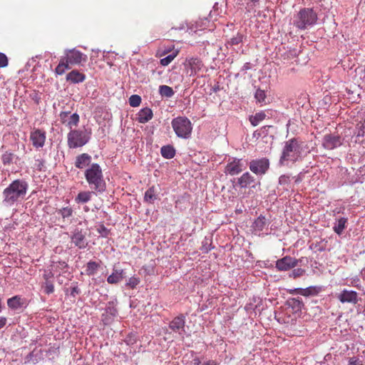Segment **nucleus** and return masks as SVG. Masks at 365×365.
I'll return each mask as SVG.
<instances>
[{
	"label": "nucleus",
	"instance_id": "nucleus-1",
	"mask_svg": "<svg viewBox=\"0 0 365 365\" xmlns=\"http://www.w3.org/2000/svg\"><path fill=\"white\" fill-rule=\"evenodd\" d=\"M28 187L26 180H14L2 192V204L6 207H11L22 201L25 198Z\"/></svg>",
	"mask_w": 365,
	"mask_h": 365
},
{
	"label": "nucleus",
	"instance_id": "nucleus-2",
	"mask_svg": "<svg viewBox=\"0 0 365 365\" xmlns=\"http://www.w3.org/2000/svg\"><path fill=\"white\" fill-rule=\"evenodd\" d=\"M303 142L298 138H292L284 143L279 164L285 165L286 162L296 163L302 158Z\"/></svg>",
	"mask_w": 365,
	"mask_h": 365
},
{
	"label": "nucleus",
	"instance_id": "nucleus-3",
	"mask_svg": "<svg viewBox=\"0 0 365 365\" xmlns=\"http://www.w3.org/2000/svg\"><path fill=\"white\" fill-rule=\"evenodd\" d=\"M85 178L90 187L96 192H103L106 190V184L103 178V171L98 163H93L86 170Z\"/></svg>",
	"mask_w": 365,
	"mask_h": 365
},
{
	"label": "nucleus",
	"instance_id": "nucleus-4",
	"mask_svg": "<svg viewBox=\"0 0 365 365\" xmlns=\"http://www.w3.org/2000/svg\"><path fill=\"white\" fill-rule=\"evenodd\" d=\"M317 13L311 8H304L299 10L294 19V25L301 30H305L314 26L317 21Z\"/></svg>",
	"mask_w": 365,
	"mask_h": 365
},
{
	"label": "nucleus",
	"instance_id": "nucleus-5",
	"mask_svg": "<svg viewBox=\"0 0 365 365\" xmlns=\"http://www.w3.org/2000/svg\"><path fill=\"white\" fill-rule=\"evenodd\" d=\"M172 127L175 134L182 138H188L192 133V124L185 117H178L172 120Z\"/></svg>",
	"mask_w": 365,
	"mask_h": 365
},
{
	"label": "nucleus",
	"instance_id": "nucleus-6",
	"mask_svg": "<svg viewBox=\"0 0 365 365\" xmlns=\"http://www.w3.org/2000/svg\"><path fill=\"white\" fill-rule=\"evenodd\" d=\"M68 146L70 148H80L86 145L90 139V134L86 130H71L68 133Z\"/></svg>",
	"mask_w": 365,
	"mask_h": 365
},
{
	"label": "nucleus",
	"instance_id": "nucleus-7",
	"mask_svg": "<svg viewBox=\"0 0 365 365\" xmlns=\"http://www.w3.org/2000/svg\"><path fill=\"white\" fill-rule=\"evenodd\" d=\"M344 138L336 133H330L324 135L322 139V146L327 150H332L341 146Z\"/></svg>",
	"mask_w": 365,
	"mask_h": 365
},
{
	"label": "nucleus",
	"instance_id": "nucleus-8",
	"mask_svg": "<svg viewBox=\"0 0 365 365\" xmlns=\"http://www.w3.org/2000/svg\"><path fill=\"white\" fill-rule=\"evenodd\" d=\"M63 58L69 66L80 65L87 61V56L75 48L66 51Z\"/></svg>",
	"mask_w": 365,
	"mask_h": 365
},
{
	"label": "nucleus",
	"instance_id": "nucleus-9",
	"mask_svg": "<svg viewBox=\"0 0 365 365\" xmlns=\"http://www.w3.org/2000/svg\"><path fill=\"white\" fill-rule=\"evenodd\" d=\"M269 168V161L266 158L252 160L250 163V170L257 175H264Z\"/></svg>",
	"mask_w": 365,
	"mask_h": 365
},
{
	"label": "nucleus",
	"instance_id": "nucleus-10",
	"mask_svg": "<svg viewBox=\"0 0 365 365\" xmlns=\"http://www.w3.org/2000/svg\"><path fill=\"white\" fill-rule=\"evenodd\" d=\"M61 123L72 130L73 127L78 125L80 117L76 113H71L70 111H61L59 114Z\"/></svg>",
	"mask_w": 365,
	"mask_h": 365
},
{
	"label": "nucleus",
	"instance_id": "nucleus-11",
	"mask_svg": "<svg viewBox=\"0 0 365 365\" xmlns=\"http://www.w3.org/2000/svg\"><path fill=\"white\" fill-rule=\"evenodd\" d=\"M46 131L39 128H33L30 133V140L36 148H42L46 142Z\"/></svg>",
	"mask_w": 365,
	"mask_h": 365
},
{
	"label": "nucleus",
	"instance_id": "nucleus-12",
	"mask_svg": "<svg viewBox=\"0 0 365 365\" xmlns=\"http://www.w3.org/2000/svg\"><path fill=\"white\" fill-rule=\"evenodd\" d=\"M299 264V260L290 256H285L276 261V268L278 271L285 272L297 267Z\"/></svg>",
	"mask_w": 365,
	"mask_h": 365
},
{
	"label": "nucleus",
	"instance_id": "nucleus-13",
	"mask_svg": "<svg viewBox=\"0 0 365 365\" xmlns=\"http://www.w3.org/2000/svg\"><path fill=\"white\" fill-rule=\"evenodd\" d=\"M270 221L266 219L264 215H260L252 223V228L255 235H260L262 233L268 234Z\"/></svg>",
	"mask_w": 365,
	"mask_h": 365
},
{
	"label": "nucleus",
	"instance_id": "nucleus-14",
	"mask_svg": "<svg viewBox=\"0 0 365 365\" xmlns=\"http://www.w3.org/2000/svg\"><path fill=\"white\" fill-rule=\"evenodd\" d=\"M245 168L246 165L242 159L233 158L227 164L225 172L230 175H235L240 173Z\"/></svg>",
	"mask_w": 365,
	"mask_h": 365
},
{
	"label": "nucleus",
	"instance_id": "nucleus-15",
	"mask_svg": "<svg viewBox=\"0 0 365 365\" xmlns=\"http://www.w3.org/2000/svg\"><path fill=\"white\" fill-rule=\"evenodd\" d=\"M337 299L341 303H351L356 304L359 302L358 293L354 290L343 289L337 295Z\"/></svg>",
	"mask_w": 365,
	"mask_h": 365
},
{
	"label": "nucleus",
	"instance_id": "nucleus-16",
	"mask_svg": "<svg viewBox=\"0 0 365 365\" xmlns=\"http://www.w3.org/2000/svg\"><path fill=\"white\" fill-rule=\"evenodd\" d=\"M53 273L51 270H44L43 279L44 282L42 283V288L44 293L47 294H52L54 292V285L52 281Z\"/></svg>",
	"mask_w": 365,
	"mask_h": 365
},
{
	"label": "nucleus",
	"instance_id": "nucleus-17",
	"mask_svg": "<svg viewBox=\"0 0 365 365\" xmlns=\"http://www.w3.org/2000/svg\"><path fill=\"white\" fill-rule=\"evenodd\" d=\"M118 310L113 302H108L105 313L102 314V322L107 325L110 324L117 316Z\"/></svg>",
	"mask_w": 365,
	"mask_h": 365
},
{
	"label": "nucleus",
	"instance_id": "nucleus-18",
	"mask_svg": "<svg viewBox=\"0 0 365 365\" xmlns=\"http://www.w3.org/2000/svg\"><path fill=\"white\" fill-rule=\"evenodd\" d=\"M169 327L174 332L182 335L185 332V318L182 316L176 317L170 323Z\"/></svg>",
	"mask_w": 365,
	"mask_h": 365
},
{
	"label": "nucleus",
	"instance_id": "nucleus-19",
	"mask_svg": "<svg viewBox=\"0 0 365 365\" xmlns=\"http://www.w3.org/2000/svg\"><path fill=\"white\" fill-rule=\"evenodd\" d=\"M254 182L255 178L249 172L245 173L240 178L237 179V185L241 188H245L249 186L255 188V185H252Z\"/></svg>",
	"mask_w": 365,
	"mask_h": 365
},
{
	"label": "nucleus",
	"instance_id": "nucleus-20",
	"mask_svg": "<svg viewBox=\"0 0 365 365\" xmlns=\"http://www.w3.org/2000/svg\"><path fill=\"white\" fill-rule=\"evenodd\" d=\"M26 299L16 295L7 299L8 307L14 310L20 309L26 304Z\"/></svg>",
	"mask_w": 365,
	"mask_h": 365
},
{
	"label": "nucleus",
	"instance_id": "nucleus-21",
	"mask_svg": "<svg viewBox=\"0 0 365 365\" xmlns=\"http://www.w3.org/2000/svg\"><path fill=\"white\" fill-rule=\"evenodd\" d=\"M91 162V156L88 153H82L76 158L75 166L77 168L83 169L89 165Z\"/></svg>",
	"mask_w": 365,
	"mask_h": 365
},
{
	"label": "nucleus",
	"instance_id": "nucleus-22",
	"mask_svg": "<svg viewBox=\"0 0 365 365\" xmlns=\"http://www.w3.org/2000/svg\"><path fill=\"white\" fill-rule=\"evenodd\" d=\"M153 116L152 110L149 108H144L138 113L136 119L140 123H145L151 120Z\"/></svg>",
	"mask_w": 365,
	"mask_h": 365
},
{
	"label": "nucleus",
	"instance_id": "nucleus-23",
	"mask_svg": "<svg viewBox=\"0 0 365 365\" xmlns=\"http://www.w3.org/2000/svg\"><path fill=\"white\" fill-rule=\"evenodd\" d=\"M86 79L85 74L77 70H73L66 76V81L73 83H78L84 81Z\"/></svg>",
	"mask_w": 365,
	"mask_h": 365
},
{
	"label": "nucleus",
	"instance_id": "nucleus-24",
	"mask_svg": "<svg viewBox=\"0 0 365 365\" xmlns=\"http://www.w3.org/2000/svg\"><path fill=\"white\" fill-rule=\"evenodd\" d=\"M71 240L80 249L85 248L87 246L85 235L81 231L75 232L71 237Z\"/></svg>",
	"mask_w": 365,
	"mask_h": 365
},
{
	"label": "nucleus",
	"instance_id": "nucleus-25",
	"mask_svg": "<svg viewBox=\"0 0 365 365\" xmlns=\"http://www.w3.org/2000/svg\"><path fill=\"white\" fill-rule=\"evenodd\" d=\"M124 278L123 269H113V273L107 278L109 284H117Z\"/></svg>",
	"mask_w": 365,
	"mask_h": 365
},
{
	"label": "nucleus",
	"instance_id": "nucleus-26",
	"mask_svg": "<svg viewBox=\"0 0 365 365\" xmlns=\"http://www.w3.org/2000/svg\"><path fill=\"white\" fill-rule=\"evenodd\" d=\"M93 194L94 192L93 191H81L75 197V202L77 204L86 203L91 200Z\"/></svg>",
	"mask_w": 365,
	"mask_h": 365
},
{
	"label": "nucleus",
	"instance_id": "nucleus-27",
	"mask_svg": "<svg viewBox=\"0 0 365 365\" xmlns=\"http://www.w3.org/2000/svg\"><path fill=\"white\" fill-rule=\"evenodd\" d=\"M287 304L291 307L295 312H301L304 307V303L299 297L297 298H289L287 300Z\"/></svg>",
	"mask_w": 365,
	"mask_h": 365
},
{
	"label": "nucleus",
	"instance_id": "nucleus-28",
	"mask_svg": "<svg viewBox=\"0 0 365 365\" xmlns=\"http://www.w3.org/2000/svg\"><path fill=\"white\" fill-rule=\"evenodd\" d=\"M162 156L165 159H171L175 155V150L173 145H164L160 149Z\"/></svg>",
	"mask_w": 365,
	"mask_h": 365
},
{
	"label": "nucleus",
	"instance_id": "nucleus-29",
	"mask_svg": "<svg viewBox=\"0 0 365 365\" xmlns=\"http://www.w3.org/2000/svg\"><path fill=\"white\" fill-rule=\"evenodd\" d=\"M100 266V263L98 262L94 261H89L86 264L85 272L88 276L94 275L97 272Z\"/></svg>",
	"mask_w": 365,
	"mask_h": 365
},
{
	"label": "nucleus",
	"instance_id": "nucleus-30",
	"mask_svg": "<svg viewBox=\"0 0 365 365\" xmlns=\"http://www.w3.org/2000/svg\"><path fill=\"white\" fill-rule=\"evenodd\" d=\"M347 222V218L341 217L338 220V221L334 224L333 227L334 232L340 235L343 232L344 230L346 227V223Z\"/></svg>",
	"mask_w": 365,
	"mask_h": 365
},
{
	"label": "nucleus",
	"instance_id": "nucleus-31",
	"mask_svg": "<svg viewBox=\"0 0 365 365\" xmlns=\"http://www.w3.org/2000/svg\"><path fill=\"white\" fill-rule=\"evenodd\" d=\"M156 198V190L155 187L152 186L145 192L144 200L148 203H153Z\"/></svg>",
	"mask_w": 365,
	"mask_h": 365
},
{
	"label": "nucleus",
	"instance_id": "nucleus-32",
	"mask_svg": "<svg viewBox=\"0 0 365 365\" xmlns=\"http://www.w3.org/2000/svg\"><path fill=\"white\" fill-rule=\"evenodd\" d=\"M70 66L66 60L62 57L60 60L58 65L56 66L55 69V73L57 75H63L66 69H69Z\"/></svg>",
	"mask_w": 365,
	"mask_h": 365
},
{
	"label": "nucleus",
	"instance_id": "nucleus-33",
	"mask_svg": "<svg viewBox=\"0 0 365 365\" xmlns=\"http://www.w3.org/2000/svg\"><path fill=\"white\" fill-rule=\"evenodd\" d=\"M266 117L264 112H259L255 113L254 115L250 117V123L253 126H257L261 121H262Z\"/></svg>",
	"mask_w": 365,
	"mask_h": 365
},
{
	"label": "nucleus",
	"instance_id": "nucleus-34",
	"mask_svg": "<svg viewBox=\"0 0 365 365\" xmlns=\"http://www.w3.org/2000/svg\"><path fill=\"white\" fill-rule=\"evenodd\" d=\"M279 185L282 187L284 190H289L290 186V177L287 175H282L279 178Z\"/></svg>",
	"mask_w": 365,
	"mask_h": 365
},
{
	"label": "nucleus",
	"instance_id": "nucleus-35",
	"mask_svg": "<svg viewBox=\"0 0 365 365\" xmlns=\"http://www.w3.org/2000/svg\"><path fill=\"white\" fill-rule=\"evenodd\" d=\"M322 290V288L320 287L317 286H311L306 289H304L302 291L303 296L309 297V296H314L319 294Z\"/></svg>",
	"mask_w": 365,
	"mask_h": 365
},
{
	"label": "nucleus",
	"instance_id": "nucleus-36",
	"mask_svg": "<svg viewBox=\"0 0 365 365\" xmlns=\"http://www.w3.org/2000/svg\"><path fill=\"white\" fill-rule=\"evenodd\" d=\"M179 51L178 50L173 51L168 56L160 59V64L163 66H166L169 65L174 58L178 56Z\"/></svg>",
	"mask_w": 365,
	"mask_h": 365
},
{
	"label": "nucleus",
	"instance_id": "nucleus-37",
	"mask_svg": "<svg viewBox=\"0 0 365 365\" xmlns=\"http://www.w3.org/2000/svg\"><path fill=\"white\" fill-rule=\"evenodd\" d=\"M159 92L162 96L170 98L174 95L173 88L168 86L163 85L159 87Z\"/></svg>",
	"mask_w": 365,
	"mask_h": 365
},
{
	"label": "nucleus",
	"instance_id": "nucleus-38",
	"mask_svg": "<svg viewBox=\"0 0 365 365\" xmlns=\"http://www.w3.org/2000/svg\"><path fill=\"white\" fill-rule=\"evenodd\" d=\"M244 36L237 33L236 36L231 38L229 41H227V44L230 46H237L242 42Z\"/></svg>",
	"mask_w": 365,
	"mask_h": 365
},
{
	"label": "nucleus",
	"instance_id": "nucleus-39",
	"mask_svg": "<svg viewBox=\"0 0 365 365\" xmlns=\"http://www.w3.org/2000/svg\"><path fill=\"white\" fill-rule=\"evenodd\" d=\"M255 98L257 102L259 103H265L267 96L264 91L257 88L255 93Z\"/></svg>",
	"mask_w": 365,
	"mask_h": 365
},
{
	"label": "nucleus",
	"instance_id": "nucleus-40",
	"mask_svg": "<svg viewBox=\"0 0 365 365\" xmlns=\"http://www.w3.org/2000/svg\"><path fill=\"white\" fill-rule=\"evenodd\" d=\"M58 214H60L63 219L68 218L73 215V210L71 207H65L60 209L58 211Z\"/></svg>",
	"mask_w": 365,
	"mask_h": 365
},
{
	"label": "nucleus",
	"instance_id": "nucleus-41",
	"mask_svg": "<svg viewBox=\"0 0 365 365\" xmlns=\"http://www.w3.org/2000/svg\"><path fill=\"white\" fill-rule=\"evenodd\" d=\"M14 159V154L12 153L6 152L1 155V160L4 165H10Z\"/></svg>",
	"mask_w": 365,
	"mask_h": 365
},
{
	"label": "nucleus",
	"instance_id": "nucleus-42",
	"mask_svg": "<svg viewBox=\"0 0 365 365\" xmlns=\"http://www.w3.org/2000/svg\"><path fill=\"white\" fill-rule=\"evenodd\" d=\"M141 103V98L138 95H132L129 98L130 106L132 107H137Z\"/></svg>",
	"mask_w": 365,
	"mask_h": 365
},
{
	"label": "nucleus",
	"instance_id": "nucleus-43",
	"mask_svg": "<svg viewBox=\"0 0 365 365\" xmlns=\"http://www.w3.org/2000/svg\"><path fill=\"white\" fill-rule=\"evenodd\" d=\"M365 138V121L357 124L356 138Z\"/></svg>",
	"mask_w": 365,
	"mask_h": 365
},
{
	"label": "nucleus",
	"instance_id": "nucleus-44",
	"mask_svg": "<svg viewBox=\"0 0 365 365\" xmlns=\"http://www.w3.org/2000/svg\"><path fill=\"white\" fill-rule=\"evenodd\" d=\"M305 273V270L302 268L294 269L290 273L289 277L293 278H297L302 277Z\"/></svg>",
	"mask_w": 365,
	"mask_h": 365
},
{
	"label": "nucleus",
	"instance_id": "nucleus-45",
	"mask_svg": "<svg viewBox=\"0 0 365 365\" xmlns=\"http://www.w3.org/2000/svg\"><path fill=\"white\" fill-rule=\"evenodd\" d=\"M140 283L139 278L132 277H130L128 282L126 283V285L129 287L131 289H134L136 287V286Z\"/></svg>",
	"mask_w": 365,
	"mask_h": 365
},
{
	"label": "nucleus",
	"instance_id": "nucleus-46",
	"mask_svg": "<svg viewBox=\"0 0 365 365\" xmlns=\"http://www.w3.org/2000/svg\"><path fill=\"white\" fill-rule=\"evenodd\" d=\"M52 267H53L55 271H57L58 269L63 270L67 268L68 265L65 262H55Z\"/></svg>",
	"mask_w": 365,
	"mask_h": 365
},
{
	"label": "nucleus",
	"instance_id": "nucleus-47",
	"mask_svg": "<svg viewBox=\"0 0 365 365\" xmlns=\"http://www.w3.org/2000/svg\"><path fill=\"white\" fill-rule=\"evenodd\" d=\"M8 58L7 56L3 53H0V68H4L8 66Z\"/></svg>",
	"mask_w": 365,
	"mask_h": 365
},
{
	"label": "nucleus",
	"instance_id": "nucleus-48",
	"mask_svg": "<svg viewBox=\"0 0 365 365\" xmlns=\"http://www.w3.org/2000/svg\"><path fill=\"white\" fill-rule=\"evenodd\" d=\"M349 365H363L362 361L356 357H351L349 360Z\"/></svg>",
	"mask_w": 365,
	"mask_h": 365
},
{
	"label": "nucleus",
	"instance_id": "nucleus-49",
	"mask_svg": "<svg viewBox=\"0 0 365 365\" xmlns=\"http://www.w3.org/2000/svg\"><path fill=\"white\" fill-rule=\"evenodd\" d=\"M98 232L103 236H107L108 234V229L103 225H101L98 228Z\"/></svg>",
	"mask_w": 365,
	"mask_h": 365
},
{
	"label": "nucleus",
	"instance_id": "nucleus-50",
	"mask_svg": "<svg viewBox=\"0 0 365 365\" xmlns=\"http://www.w3.org/2000/svg\"><path fill=\"white\" fill-rule=\"evenodd\" d=\"M303 290H304L303 288H294L292 289H289L288 291V292L291 294H298L303 295V292H302Z\"/></svg>",
	"mask_w": 365,
	"mask_h": 365
},
{
	"label": "nucleus",
	"instance_id": "nucleus-51",
	"mask_svg": "<svg viewBox=\"0 0 365 365\" xmlns=\"http://www.w3.org/2000/svg\"><path fill=\"white\" fill-rule=\"evenodd\" d=\"M271 125H265L262 126L259 130L260 132L262 133L263 136H266L268 135L269 129L271 128Z\"/></svg>",
	"mask_w": 365,
	"mask_h": 365
},
{
	"label": "nucleus",
	"instance_id": "nucleus-52",
	"mask_svg": "<svg viewBox=\"0 0 365 365\" xmlns=\"http://www.w3.org/2000/svg\"><path fill=\"white\" fill-rule=\"evenodd\" d=\"M251 68V63L249 62L245 63L241 68L242 71L246 72Z\"/></svg>",
	"mask_w": 365,
	"mask_h": 365
},
{
	"label": "nucleus",
	"instance_id": "nucleus-53",
	"mask_svg": "<svg viewBox=\"0 0 365 365\" xmlns=\"http://www.w3.org/2000/svg\"><path fill=\"white\" fill-rule=\"evenodd\" d=\"M7 319L4 317H0V329L6 324Z\"/></svg>",
	"mask_w": 365,
	"mask_h": 365
},
{
	"label": "nucleus",
	"instance_id": "nucleus-54",
	"mask_svg": "<svg viewBox=\"0 0 365 365\" xmlns=\"http://www.w3.org/2000/svg\"><path fill=\"white\" fill-rule=\"evenodd\" d=\"M80 293V289L77 287H73L71 292V295L73 297H75L76 294H78Z\"/></svg>",
	"mask_w": 365,
	"mask_h": 365
},
{
	"label": "nucleus",
	"instance_id": "nucleus-55",
	"mask_svg": "<svg viewBox=\"0 0 365 365\" xmlns=\"http://www.w3.org/2000/svg\"><path fill=\"white\" fill-rule=\"evenodd\" d=\"M262 135V133L260 132V130H255L253 133V136L256 138H259Z\"/></svg>",
	"mask_w": 365,
	"mask_h": 365
},
{
	"label": "nucleus",
	"instance_id": "nucleus-56",
	"mask_svg": "<svg viewBox=\"0 0 365 365\" xmlns=\"http://www.w3.org/2000/svg\"><path fill=\"white\" fill-rule=\"evenodd\" d=\"M170 51H170V49H166V50H164V51L162 52V53H157V56H160V57H161V56H164V55L167 54L168 53H169V52H170Z\"/></svg>",
	"mask_w": 365,
	"mask_h": 365
},
{
	"label": "nucleus",
	"instance_id": "nucleus-57",
	"mask_svg": "<svg viewBox=\"0 0 365 365\" xmlns=\"http://www.w3.org/2000/svg\"><path fill=\"white\" fill-rule=\"evenodd\" d=\"M251 3L253 4L254 6H256L257 4H258L259 0H250Z\"/></svg>",
	"mask_w": 365,
	"mask_h": 365
},
{
	"label": "nucleus",
	"instance_id": "nucleus-58",
	"mask_svg": "<svg viewBox=\"0 0 365 365\" xmlns=\"http://www.w3.org/2000/svg\"><path fill=\"white\" fill-rule=\"evenodd\" d=\"M38 162V167L39 168V169L41 170V166L43 165V163L41 160H37Z\"/></svg>",
	"mask_w": 365,
	"mask_h": 365
},
{
	"label": "nucleus",
	"instance_id": "nucleus-59",
	"mask_svg": "<svg viewBox=\"0 0 365 365\" xmlns=\"http://www.w3.org/2000/svg\"><path fill=\"white\" fill-rule=\"evenodd\" d=\"M300 181H301V178H297L296 179V180H295V182H296L297 183L299 182Z\"/></svg>",
	"mask_w": 365,
	"mask_h": 365
},
{
	"label": "nucleus",
	"instance_id": "nucleus-60",
	"mask_svg": "<svg viewBox=\"0 0 365 365\" xmlns=\"http://www.w3.org/2000/svg\"><path fill=\"white\" fill-rule=\"evenodd\" d=\"M84 210H85L86 212H88V211L89 210V209H88V207H84Z\"/></svg>",
	"mask_w": 365,
	"mask_h": 365
},
{
	"label": "nucleus",
	"instance_id": "nucleus-61",
	"mask_svg": "<svg viewBox=\"0 0 365 365\" xmlns=\"http://www.w3.org/2000/svg\"><path fill=\"white\" fill-rule=\"evenodd\" d=\"M264 267H268V265L265 262H264Z\"/></svg>",
	"mask_w": 365,
	"mask_h": 365
},
{
	"label": "nucleus",
	"instance_id": "nucleus-62",
	"mask_svg": "<svg viewBox=\"0 0 365 365\" xmlns=\"http://www.w3.org/2000/svg\"><path fill=\"white\" fill-rule=\"evenodd\" d=\"M210 17L211 18L212 14V11H210V14H209Z\"/></svg>",
	"mask_w": 365,
	"mask_h": 365
},
{
	"label": "nucleus",
	"instance_id": "nucleus-63",
	"mask_svg": "<svg viewBox=\"0 0 365 365\" xmlns=\"http://www.w3.org/2000/svg\"><path fill=\"white\" fill-rule=\"evenodd\" d=\"M213 29H212V28H210V29H209V31H211V30H213Z\"/></svg>",
	"mask_w": 365,
	"mask_h": 365
},
{
	"label": "nucleus",
	"instance_id": "nucleus-64",
	"mask_svg": "<svg viewBox=\"0 0 365 365\" xmlns=\"http://www.w3.org/2000/svg\"><path fill=\"white\" fill-rule=\"evenodd\" d=\"M206 365H210L209 363L207 362Z\"/></svg>",
	"mask_w": 365,
	"mask_h": 365
}]
</instances>
